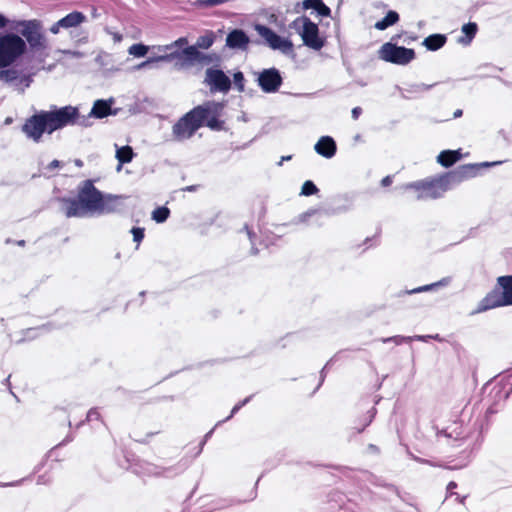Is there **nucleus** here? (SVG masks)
Here are the masks:
<instances>
[{
    "instance_id": "obj_8",
    "label": "nucleus",
    "mask_w": 512,
    "mask_h": 512,
    "mask_svg": "<svg viewBox=\"0 0 512 512\" xmlns=\"http://www.w3.org/2000/svg\"><path fill=\"white\" fill-rule=\"evenodd\" d=\"M378 54L380 59L396 65H407L415 59V51L413 49L398 46L391 42L384 43Z\"/></svg>"
},
{
    "instance_id": "obj_21",
    "label": "nucleus",
    "mask_w": 512,
    "mask_h": 512,
    "mask_svg": "<svg viewBox=\"0 0 512 512\" xmlns=\"http://www.w3.org/2000/svg\"><path fill=\"white\" fill-rule=\"evenodd\" d=\"M220 61V56L213 52V53H205L201 52L200 49L195 47L194 52V65H210V64H216Z\"/></svg>"
},
{
    "instance_id": "obj_4",
    "label": "nucleus",
    "mask_w": 512,
    "mask_h": 512,
    "mask_svg": "<svg viewBox=\"0 0 512 512\" xmlns=\"http://www.w3.org/2000/svg\"><path fill=\"white\" fill-rule=\"evenodd\" d=\"M208 106H197L181 117L172 128L173 137L177 141L191 138L204 125L209 114Z\"/></svg>"
},
{
    "instance_id": "obj_28",
    "label": "nucleus",
    "mask_w": 512,
    "mask_h": 512,
    "mask_svg": "<svg viewBox=\"0 0 512 512\" xmlns=\"http://www.w3.org/2000/svg\"><path fill=\"white\" fill-rule=\"evenodd\" d=\"M398 20H399L398 13L396 11H389L383 19H381L375 23L374 27L377 30H385L388 27L397 23Z\"/></svg>"
},
{
    "instance_id": "obj_64",
    "label": "nucleus",
    "mask_w": 512,
    "mask_h": 512,
    "mask_svg": "<svg viewBox=\"0 0 512 512\" xmlns=\"http://www.w3.org/2000/svg\"><path fill=\"white\" fill-rule=\"evenodd\" d=\"M9 380H10V376H8L6 379H5V384H9Z\"/></svg>"
},
{
    "instance_id": "obj_2",
    "label": "nucleus",
    "mask_w": 512,
    "mask_h": 512,
    "mask_svg": "<svg viewBox=\"0 0 512 512\" xmlns=\"http://www.w3.org/2000/svg\"><path fill=\"white\" fill-rule=\"evenodd\" d=\"M476 166L472 164L462 165L456 170L446 173L438 178L410 183L406 188L420 191L418 199H437L450 189L454 184L473 176Z\"/></svg>"
},
{
    "instance_id": "obj_3",
    "label": "nucleus",
    "mask_w": 512,
    "mask_h": 512,
    "mask_svg": "<svg viewBox=\"0 0 512 512\" xmlns=\"http://www.w3.org/2000/svg\"><path fill=\"white\" fill-rule=\"evenodd\" d=\"M103 197V194L93 183L87 180L80 188L77 198H64L61 200V211L68 218H82L91 213H98Z\"/></svg>"
},
{
    "instance_id": "obj_11",
    "label": "nucleus",
    "mask_w": 512,
    "mask_h": 512,
    "mask_svg": "<svg viewBox=\"0 0 512 512\" xmlns=\"http://www.w3.org/2000/svg\"><path fill=\"white\" fill-rule=\"evenodd\" d=\"M256 82L264 93H276L280 89L283 78L277 68L263 69L258 72Z\"/></svg>"
},
{
    "instance_id": "obj_60",
    "label": "nucleus",
    "mask_w": 512,
    "mask_h": 512,
    "mask_svg": "<svg viewBox=\"0 0 512 512\" xmlns=\"http://www.w3.org/2000/svg\"><path fill=\"white\" fill-rule=\"evenodd\" d=\"M462 110L461 109H457L455 112H454V118H458L460 116H462Z\"/></svg>"
},
{
    "instance_id": "obj_9",
    "label": "nucleus",
    "mask_w": 512,
    "mask_h": 512,
    "mask_svg": "<svg viewBox=\"0 0 512 512\" xmlns=\"http://www.w3.org/2000/svg\"><path fill=\"white\" fill-rule=\"evenodd\" d=\"M254 29L264 43L272 50L280 51L287 56L293 54L294 49L291 40L279 36L271 28L262 24H256Z\"/></svg>"
},
{
    "instance_id": "obj_37",
    "label": "nucleus",
    "mask_w": 512,
    "mask_h": 512,
    "mask_svg": "<svg viewBox=\"0 0 512 512\" xmlns=\"http://www.w3.org/2000/svg\"><path fill=\"white\" fill-rule=\"evenodd\" d=\"M156 62H166V61L165 60H158L157 56H156V57L149 58V59L141 62L140 64H138L135 67V69L136 70H142V69H146V68H152L153 64L156 63Z\"/></svg>"
},
{
    "instance_id": "obj_48",
    "label": "nucleus",
    "mask_w": 512,
    "mask_h": 512,
    "mask_svg": "<svg viewBox=\"0 0 512 512\" xmlns=\"http://www.w3.org/2000/svg\"><path fill=\"white\" fill-rule=\"evenodd\" d=\"M392 181H393V180H392V177H391V176H386V177H384V178L382 179L381 184H382V186L386 187V186L391 185Z\"/></svg>"
},
{
    "instance_id": "obj_55",
    "label": "nucleus",
    "mask_w": 512,
    "mask_h": 512,
    "mask_svg": "<svg viewBox=\"0 0 512 512\" xmlns=\"http://www.w3.org/2000/svg\"><path fill=\"white\" fill-rule=\"evenodd\" d=\"M331 362V360L324 366V368L322 369L321 371V380H320V384L324 381V378H325V369L327 368V366L329 365V363Z\"/></svg>"
},
{
    "instance_id": "obj_58",
    "label": "nucleus",
    "mask_w": 512,
    "mask_h": 512,
    "mask_svg": "<svg viewBox=\"0 0 512 512\" xmlns=\"http://www.w3.org/2000/svg\"><path fill=\"white\" fill-rule=\"evenodd\" d=\"M456 495V500L459 502V503H464V500L466 499V496H463V497H460L458 494H454Z\"/></svg>"
},
{
    "instance_id": "obj_56",
    "label": "nucleus",
    "mask_w": 512,
    "mask_h": 512,
    "mask_svg": "<svg viewBox=\"0 0 512 512\" xmlns=\"http://www.w3.org/2000/svg\"><path fill=\"white\" fill-rule=\"evenodd\" d=\"M245 230L247 231V234H248V237H249L251 243H253L252 238L254 236V233L248 228V226H245Z\"/></svg>"
},
{
    "instance_id": "obj_57",
    "label": "nucleus",
    "mask_w": 512,
    "mask_h": 512,
    "mask_svg": "<svg viewBox=\"0 0 512 512\" xmlns=\"http://www.w3.org/2000/svg\"><path fill=\"white\" fill-rule=\"evenodd\" d=\"M21 481H16V482H11V483H4V484H0V486L2 487H7V486H17L19 485Z\"/></svg>"
},
{
    "instance_id": "obj_30",
    "label": "nucleus",
    "mask_w": 512,
    "mask_h": 512,
    "mask_svg": "<svg viewBox=\"0 0 512 512\" xmlns=\"http://www.w3.org/2000/svg\"><path fill=\"white\" fill-rule=\"evenodd\" d=\"M170 215V210L167 207H158L152 212V219L157 223L165 222Z\"/></svg>"
},
{
    "instance_id": "obj_7",
    "label": "nucleus",
    "mask_w": 512,
    "mask_h": 512,
    "mask_svg": "<svg viewBox=\"0 0 512 512\" xmlns=\"http://www.w3.org/2000/svg\"><path fill=\"white\" fill-rule=\"evenodd\" d=\"M12 28L18 30L34 50L47 48V41L42 33V24L39 20H20L13 22Z\"/></svg>"
},
{
    "instance_id": "obj_27",
    "label": "nucleus",
    "mask_w": 512,
    "mask_h": 512,
    "mask_svg": "<svg viewBox=\"0 0 512 512\" xmlns=\"http://www.w3.org/2000/svg\"><path fill=\"white\" fill-rule=\"evenodd\" d=\"M216 36L213 31H207L204 35L197 38L196 43L193 45L198 49L208 50L215 42Z\"/></svg>"
},
{
    "instance_id": "obj_33",
    "label": "nucleus",
    "mask_w": 512,
    "mask_h": 512,
    "mask_svg": "<svg viewBox=\"0 0 512 512\" xmlns=\"http://www.w3.org/2000/svg\"><path fill=\"white\" fill-rule=\"evenodd\" d=\"M318 192L317 186L310 180H307L303 183L301 188V195L311 196Z\"/></svg>"
},
{
    "instance_id": "obj_31",
    "label": "nucleus",
    "mask_w": 512,
    "mask_h": 512,
    "mask_svg": "<svg viewBox=\"0 0 512 512\" xmlns=\"http://www.w3.org/2000/svg\"><path fill=\"white\" fill-rule=\"evenodd\" d=\"M148 50H149L148 46H146L142 43H137V44H133L129 47L128 53L134 57L140 58V57H144L148 53Z\"/></svg>"
},
{
    "instance_id": "obj_62",
    "label": "nucleus",
    "mask_w": 512,
    "mask_h": 512,
    "mask_svg": "<svg viewBox=\"0 0 512 512\" xmlns=\"http://www.w3.org/2000/svg\"><path fill=\"white\" fill-rule=\"evenodd\" d=\"M213 433V430L209 431L206 435H205V440L211 436V434Z\"/></svg>"
},
{
    "instance_id": "obj_61",
    "label": "nucleus",
    "mask_w": 512,
    "mask_h": 512,
    "mask_svg": "<svg viewBox=\"0 0 512 512\" xmlns=\"http://www.w3.org/2000/svg\"><path fill=\"white\" fill-rule=\"evenodd\" d=\"M291 159V156H283L280 160V162L278 163V165H282L283 161H287V160H290Z\"/></svg>"
},
{
    "instance_id": "obj_38",
    "label": "nucleus",
    "mask_w": 512,
    "mask_h": 512,
    "mask_svg": "<svg viewBox=\"0 0 512 512\" xmlns=\"http://www.w3.org/2000/svg\"><path fill=\"white\" fill-rule=\"evenodd\" d=\"M315 11L318 13V15L323 17H327L331 13L330 8L326 6L322 1H320V4L318 5Z\"/></svg>"
},
{
    "instance_id": "obj_1",
    "label": "nucleus",
    "mask_w": 512,
    "mask_h": 512,
    "mask_svg": "<svg viewBox=\"0 0 512 512\" xmlns=\"http://www.w3.org/2000/svg\"><path fill=\"white\" fill-rule=\"evenodd\" d=\"M78 108L68 105L55 108L50 111H40L29 117L22 126L23 133L34 142H39L44 133L52 134L66 126L81 123L86 125V120H78Z\"/></svg>"
},
{
    "instance_id": "obj_20",
    "label": "nucleus",
    "mask_w": 512,
    "mask_h": 512,
    "mask_svg": "<svg viewBox=\"0 0 512 512\" xmlns=\"http://www.w3.org/2000/svg\"><path fill=\"white\" fill-rule=\"evenodd\" d=\"M115 148V157L118 160L117 171H120L123 164L130 163L133 160L135 154L132 147L128 145L120 147L117 144H115Z\"/></svg>"
},
{
    "instance_id": "obj_5",
    "label": "nucleus",
    "mask_w": 512,
    "mask_h": 512,
    "mask_svg": "<svg viewBox=\"0 0 512 512\" xmlns=\"http://www.w3.org/2000/svg\"><path fill=\"white\" fill-rule=\"evenodd\" d=\"M512 305V275L497 278V288L488 293L479 303L475 313Z\"/></svg>"
},
{
    "instance_id": "obj_51",
    "label": "nucleus",
    "mask_w": 512,
    "mask_h": 512,
    "mask_svg": "<svg viewBox=\"0 0 512 512\" xmlns=\"http://www.w3.org/2000/svg\"><path fill=\"white\" fill-rule=\"evenodd\" d=\"M252 399V396H248L246 397L243 401H240L239 403H237L241 408L243 406H245L247 403L250 402V400Z\"/></svg>"
},
{
    "instance_id": "obj_24",
    "label": "nucleus",
    "mask_w": 512,
    "mask_h": 512,
    "mask_svg": "<svg viewBox=\"0 0 512 512\" xmlns=\"http://www.w3.org/2000/svg\"><path fill=\"white\" fill-rule=\"evenodd\" d=\"M434 86H435V84L428 85V84H424V83H414V84L407 85V87H405V88H400V91H401L402 97L410 98L411 95L426 92Z\"/></svg>"
},
{
    "instance_id": "obj_39",
    "label": "nucleus",
    "mask_w": 512,
    "mask_h": 512,
    "mask_svg": "<svg viewBox=\"0 0 512 512\" xmlns=\"http://www.w3.org/2000/svg\"><path fill=\"white\" fill-rule=\"evenodd\" d=\"M316 213H317V210H308L307 212L300 214L298 216L296 222L297 223H306L308 221V218H310L311 216H313Z\"/></svg>"
},
{
    "instance_id": "obj_41",
    "label": "nucleus",
    "mask_w": 512,
    "mask_h": 512,
    "mask_svg": "<svg viewBox=\"0 0 512 512\" xmlns=\"http://www.w3.org/2000/svg\"><path fill=\"white\" fill-rule=\"evenodd\" d=\"M320 1L321 0H304L303 1V9H305V10H307V9H314V10H316L318 5L320 4Z\"/></svg>"
},
{
    "instance_id": "obj_54",
    "label": "nucleus",
    "mask_w": 512,
    "mask_h": 512,
    "mask_svg": "<svg viewBox=\"0 0 512 512\" xmlns=\"http://www.w3.org/2000/svg\"><path fill=\"white\" fill-rule=\"evenodd\" d=\"M197 188H198L197 185H191V186H187L186 188H184V191L195 192L197 190Z\"/></svg>"
},
{
    "instance_id": "obj_18",
    "label": "nucleus",
    "mask_w": 512,
    "mask_h": 512,
    "mask_svg": "<svg viewBox=\"0 0 512 512\" xmlns=\"http://www.w3.org/2000/svg\"><path fill=\"white\" fill-rule=\"evenodd\" d=\"M87 17L79 11H73L59 20V25L62 29L76 28L86 22Z\"/></svg>"
},
{
    "instance_id": "obj_63",
    "label": "nucleus",
    "mask_w": 512,
    "mask_h": 512,
    "mask_svg": "<svg viewBox=\"0 0 512 512\" xmlns=\"http://www.w3.org/2000/svg\"><path fill=\"white\" fill-rule=\"evenodd\" d=\"M75 163H76L77 166H82V161L81 160H76Z\"/></svg>"
},
{
    "instance_id": "obj_53",
    "label": "nucleus",
    "mask_w": 512,
    "mask_h": 512,
    "mask_svg": "<svg viewBox=\"0 0 512 512\" xmlns=\"http://www.w3.org/2000/svg\"><path fill=\"white\" fill-rule=\"evenodd\" d=\"M502 163H503V161H496V162H491V163L485 162L482 165L486 166V167H490V166H495V165H499V164H502Z\"/></svg>"
},
{
    "instance_id": "obj_46",
    "label": "nucleus",
    "mask_w": 512,
    "mask_h": 512,
    "mask_svg": "<svg viewBox=\"0 0 512 512\" xmlns=\"http://www.w3.org/2000/svg\"><path fill=\"white\" fill-rule=\"evenodd\" d=\"M351 113H352V118L356 120L362 113V109L360 107H355L352 109Z\"/></svg>"
},
{
    "instance_id": "obj_16",
    "label": "nucleus",
    "mask_w": 512,
    "mask_h": 512,
    "mask_svg": "<svg viewBox=\"0 0 512 512\" xmlns=\"http://www.w3.org/2000/svg\"><path fill=\"white\" fill-rule=\"evenodd\" d=\"M315 151L325 157L332 158L336 154V143L330 136H322L314 146Z\"/></svg>"
},
{
    "instance_id": "obj_50",
    "label": "nucleus",
    "mask_w": 512,
    "mask_h": 512,
    "mask_svg": "<svg viewBox=\"0 0 512 512\" xmlns=\"http://www.w3.org/2000/svg\"><path fill=\"white\" fill-rule=\"evenodd\" d=\"M60 166V162L58 160H53L49 165H48V169L52 170V169H55V168H58Z\"/></svg>"
},
{
    "instance_id": "obj_36",
    "label": "nucleus",
    "mask_w": 512,
    "mask_h": 512,
    "mask_svg": "<svg viewBox=\"0 0 512 512\" xmlns=\"http://www.w3.org/2000/svg\"><path fill=\"white\" fill-rule=\"evenodd\" d=\"M144 228L133 227L131 233L133 235V241L137 243V246L141 243L144 238Z\"/></svg>"
},
{
    "instance_id": "obj_32",
    "label": "nucleus",
    "mask_w": 512,
    "mask_h": 512,
    "mask_svg": "<svg viewBox=\"0 0 512 512\" xmlns=\"http://www.w3.org/2000/svg\"><path fill=\"white\" fill-rule=\"evenodd\" d=\"M187 46H188V39H187V37H180L177 40H175L174 42H172L171 44L158 47V50L159 51H168V50H171L173 48H182V47L184 48V47H187Z\"/></svg>"
},
{
    "instance_id": "obj_34",
    "label": "nucleus",
    "mask_w": 512,
    "mask_h": 512,
    "mask_svg": "<svg viewBox=\"0 0 512 512\" xmlns=\"http://www.w3.org/2000/svg\"><path fill=\"white\" fill-rule=\"evenodd\" d=\"M412 340H413L412 336H401V335H396V336H391V337L381 339V341L383 343L393 342L396 345H400L405 342H410Z\"/></svg>"
},
{
    "instance_id": "obj_10",
    "label": "nucleus",
    "mask_w": 512,
    "mask_h": 512,
    "mask_svg": "<svg viewBox=\"0 0 512 512\" xmlns=\"http://www.w3.org/2000/svg\"><path fill=\"white\" fill-rule=\"evenodd\" d=\"M293 27L300 29V35L303 43L313 50H320L324 46V41L319 37V28L317 24L307 17H299L293 21Z\"/></svg>"
},
{
    "instance_id": "obj_43",
    "label": "nucleus",
    "mask_w": 512,
    "mask_h": 512,
    "mask_svg": "<svg viewBox=\"0 0 512 512\" xmlns=\"http://www.w3.org/2000/svg\"><path fill=\"white\" fill-rule=\"evenodd\" d=\"M413 337V340H418V341H427L428 339H435V340H439V335L436 334L434 336L432 335H416V336H412Z\"/></svg>"
},
{
    "instance_id": "obj_25",
    "label": "nucleus",
    "mask_w": 512,
    "mask_h": 512,
    "mask_svg": "<svg viewBox=\"0 0 512 512\" xmlns=\"http://www.w3.org/2000/svg\"><path fill=\"white\" fill-rule=\"evenodd\" d=\"M446 43V37L442 34H432L426 37L423 41V45L431 51L440 49Z\"/></svg>"
},
{
    "instance_id": "obj_29",
    "label": "nucleus",
    "mask_w": 512,
    "mask_h": 512,
    "mask_svg": "<svg viewBox=\"0 0 512 512\" xmlns=\"http://www.w3.org/2000/svg\"><path fill=\"white\" fill-rule=\"evenodd\" d=\"M19 71L16 69H4L0 70V80L6 83H13L16 85L19 79Z\"/></svg>"
},
{
    "instance_id": "obj_15",
    "label": "nucleus",
    "mask_w": 512,
    "mask_h": 512,
    "mask_svg": "<svg viewBox=\"0 0 512 512\" xmlns=\"http://www.w3.org/2000/svg\"><path fill=\"white\" fill-rule=\"evenodd\" d=\"M250 42L248 35L241 29H234L226 37V46L231 49L246 50Z\"/></svg>"
},
{
    "instance_id": "obj_42",
    "label": "nucleus",
    "mask_w": 512,
    "mask_h": 512,
    "mask_svg": "<svg viewBox=\"0 0 512 512\" xmlns=\"http://www.w3.org/2000/svg\"><path fill=\"white\" fill-rule=\"evenodd\" d=\"M100 419V413L97 411V409L92 408L88 411L86 420L87 421H93V420H99Z\"/></svg>"
},
{
    "instance_id": "obj_14",
    "label": "nucleus",
    "mask_w": 512,
    "mask_h": 512,
    "mask_svg": "<svg viewBox=\"0 0 512 512\" xmlns=\"http://www.w3.org/2000/svg\"><path fill=\"white\" fill-rule=\"evenodd\" d=\"M194 52L195 47L190 45L181 50H175L169 54L157 56V59L165 60L166 62L177 60V64L181 68L192 67L194 66Z\"/></svg>"
},
{
    "instance_id": "obj_52",
    "label": "nucleus",
    "mask_w": 512,
    "mask_h": 512,
    "mask_svg": "<svg viewBox=\"0 0 512 512\" xmlns=\"http://www.w3.org/2000/svg\"><path fill=\"white\" fill-rule=\"evenodd\" d=\"M252 399V396H248L246 397L243 401H240L239 403H237L241 408L243 406H245L247 403L250 402V400Z\"/></svg>"
},
{
    "instance_id": "obj_6",
    "label": "nucleus",
    "mask_w": 512,
    "mask_h": 512,
    "mask_svg": "<svg viewBox=\"0 0 512 512\" xmlns=\"http://www.w3.org/2000/svg\"><path fill=\"white\" fill-rule=\"evenodd\" d=\"M26 49V42L20 36L13 33L0 36V69L13 64Z\"/></svg>"
},
{
    "instance_id": "obj_40",
    "label": "nucleus",
    "mask_w": 512,
    "mask_h": 512,
    "mask_svg": "<svg viewBox=\"0 0 512 512\" xmlns=\"http://www.w3.org/2000/svg\"><path fill=\"white\" fill-rule=\"evenodd\" d=\"M32 82V78L29 75H19L18 82L16 83V86L24 85L25 88L29 87Z\"/></svg>"
},
{
    "instance_id": "obj_19",
    "label": "nucleus",
    "mask_w": 512,
    "mask_h": 512,
    "mask_svg": "<svg viewBox=\"0 0 512 512\" xmlns=\"http://www.w3.org/2000/svg\"><path fill=\"white\" fill-rule=\"evenodd\" d=\"M201 106H209L207 109L209 110V114L207 118H205V123L209 128L213 130H218L221 128V121L218 119V110L219 105L215 102H206Z\"/></svg>"
},
{
    "instance_id": "obj_12",
    "label": "nucleus",
    "mask_w": 512,
    "mask_h": 512,
    "mask_svg": "<svg viewBox=\"0 0 512 512\" xmlns=\"http://www.w3.org/2000/svg\"><path fill=\"white\" fill-rule=\"evenodd\" d=\"M204 83L211 92L227 93L231 89L230 78L218 68H208L205 71Z\"/></svg>"
},
{
    "instance_id": "obj_26",
    "label": "nucleus",
    "mask_w": 512,
    "mask_h": 512,
    "mask_svg": "<svg viewBox=\"0 0 512 512\" xmlns=\"http://www.w3.org/2000/svg\"><path fill=\"white\" fill-rule=\"evenodd\" d=\"M477 24L473 22H469L467 24H464L462 26V32L464 34L463 37H460L458 39V42L463 45H468L471 43L472 39L475 37L477 33Z\"/></svg>"
},
{
    "instance_id": "obj_23",
    "label": "nucleus",
    "mask_w": 512,
    "mask_h": 512,
    "mask_svg": "<svg viewBox=\"0 0 512 512\" xmlns=\"http://www.w3.org/2000/svg\"><path fill=\"white\" fill-rule=\"evenodd\" d=\"M450 282H451V277H444L437 282L427 284L424 286H420V287H417V288H414L411 290H406L404 292V294L411 295V294H416V293H421V292L433 291L436 288L448 286L450 284Z\"/></svg>"
},
{
    "instance_id": "obj_13",
    "label": "nucleus",
    "mask_w": 512,
    "mask_h": 512,
    "mask_svg": "<svg viewBox=\"0 0 512 512\" xmlns=\"http://www.w3.org/2000/svg\"><path fill=\"white\" fill-rule=\"evenodd\" d=\"M113 103V100L110 99L109 101L106 100H96L93 104V107L88 115H80L78 112V120L85 119L86 125L81 123H75V125H79L82 127H89L92 125L91 118H97L102 119L112 114L111 105Z\"/></svg>"
},
{
    "instance_id": "obj_35",
    "label": "nucleus",
    "mask_w": 512,
    "mask_h": 512,
    "mask_svg": "<svg viewBox=\"0 0 512 512\" xmlns=\"http://www.w3.org/2000/svg\"><path fill=\"white\" fill-rule=\"evenodd\" d=\"M233 81H234V84H235L236 88L238 89V91L243 92L244 91V81H245L243 73L240 71L234 73Z\"/></svg>"
},
{
    "instance_id": "obj_49",
    "label": "nucleus",
    "mask_w": 512,
    "mask_h": 512,
    "mask_svg": "<svg viewBox=\"0 0 512 512\" xmlns=\"http://www.w3.org/2000/svg\"><path fill=\"white\" fill-rule=\"evenodd\" d=\"M240 409H241V407H240L238 404H236V405L232 408L230 415H229L225 420H229V419H231V418L234 416V414H236Z\"/></svg>"
},
{
    "instance_id": "obj_22",
    "label": "nucleus",
    "mask_w": 512,
    "mask_h": 512,
    "mask_svg": "<svg viewBox=\"0 0 512 512\" xmlns=\"http://www.w3.org/2000/svg\"><path fill=\"white\" fill-rule=\"evenodd\" d=\"M461 154L459 150H444L437 156V161L444 167H450L458 160H460Z\"/></svg>"
},
{
    "instance_id": "obj_17",
    "label": "nucleus",
    "mask_w": 512,
    "mask_h": 512,
    "mask_svg": "<svg viewBox=\"0 0 512 512\" xmlns=\"http://www.w3.org/2000/svg\"><path fill=\"white\" fill-rule=\"evenodd\" d=\"M122 197L115 195H107L103 197L101 207L98 210L99 214L116 213L122 210L121 204Z\"/></svg>"
},
{
    "instance_id": "obj_47",
    "label": "nucleus",
    "mask_w": 512,
    "mask_h": 512,
    "mask_svg": "<svg viewBox=\"0 0 512 512\" xmlns=\"http://www.w3.org/2000/svg\"><path fill=\"white\" fill-rule=\"evenodd\" d=\"M9 23V20L3 15L0 13V29H3L5 28Z\"/></svg>"
},
{
    "instance_id": "obj_44",
    "label": "nucleus",
    "mask_w": 512,
    "mask_h": 512,
    "mask_svg": "<svg viewBox=\"0 0 512 512\" xmlns=\"http://www.w3.org/2000/svg\"><path fill=\"white\" fill-rule=\"evenodd\" d=\"M456 487H457V484L454 481H451V482L448 483L446 498L455 494V493H453V489H455Z\"/></svg>"
},
{
    "instance_id": "obj_45",
    "label": "nucleus",
    "mask_w": 512,
    "mask_h": 512,
    "mask_svg": "<svg viewBox=\"0 0 512 512\" xmlns=\"http://www.w3.org/2000/svg\"><path fill=\"white\" fill-rule=\"evenodd\" d=\"M60 29H62V26L59 25V20H58L50 27V32L53 34H58L60 32Z\"/></svg>"
},
{
    "instance_id": "obj_59",
    "label": "nucleus",
    "mask_w": 512,
    "mask_h": 512,
    "mask_svg": "<svg viewBox=\"0 0 512 512\" xmlns=\"http://www.w3.org/2000/svg\"><path fill=\"white\" fill-rule=\"evenodd\" d=\"M113 38L116 42H120L122 40V35L115 33Z\"/></svg>"
}]
</instances>
